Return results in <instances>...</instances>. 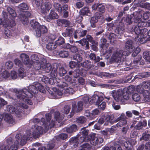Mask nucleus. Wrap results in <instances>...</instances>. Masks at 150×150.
I'll use <instances>...</instances> for the list:
<instances>
[{"mask_svg": "<svg viewBox=\"0 0 150 150\" xmlns=\"http://www.w3.org/2000/svg\"><path fill=\"white\" fill-rule=\"evenodd\" d=\"M29 137H25L23 135L22 137L21 134L16 135L14 144H13V139L11 138L8 139L7 140V146L2 144L0 146V150H16L17 149L18 145L19 144L20 145L23 146L26 143L27 139L31 137V136L29 134Z\"/></svg>", "mask_w": 150, "mask_h": 150, "instance_id": "obj_1", "label": "nucleus"}, {"mask_svg": "<svg viewBox=\"0 0 150 150\" xmlns=\"http://www.w3.org/2000/svg\"><path fill=\"white\" fill-rule=\"evenodd\" d=\"M28 90L26 88L22 90H18L17 89L13 90L14 92L16 93L17 98L20 100H23L27 97H30L33 94H36L38 92L37 87H36V83L33 85H30L28 87Z\"/></svg>", "mask_w": 150, "mask_h": 150, "instance_id": "obj_2", "label": "nucleus"}, {"mask_svg": "<svg viewBox=\"0 0 150 150\" xmlns=\"http://www.w3.org/2000/svg\"><path fill=\"white\" fill-rule=\"evenodd\" d=\"M127 119L126 116L124 113L121 114L120 116L116 120H114V117L113 116L107 115L105 118L104 125H111L119 121L116 126L118 128L120 127L127 124Z\"/></svg>", "mask_w": 150, "mask_h": 150, "instance_id": "obj_3", "label": "nucleus"}, {"mask_svg": "<svg viewBox=\"0 0 150 150\" xmlns=\"http://www.w3.org/2000/svg\"><path fill=\"white\" fill-rule=\"evenodd\" d=\"M28 8V6L25 3H21L18 6V17L23 24L24 25L27 24L28 22V17L30 16L31 14L28 11H25L23 10H27Z\"/></svg>", "mask_w": 150, "mask_h": 150, "instance_id": "obj_4", "label": "nucleus"}, {"mask_svg": "<svg viewBox=\"0 0 150 150\" xmlns=\"http://www.w3.org/2000/svg\"><path fill=\"white\" fill-rule=\"evenodd\" d=\"M146 28L142 29L138 25H134L132 27V32L137 35L135 37V40L139 41L140 43L143 44L146 42Z\"/></svg>", "mask_w": 150, "mask_h": 150, "instance_id": "obj_5", "label": "nucleus"}, {"mask_svg": "<svg viewBox=\"0 0 150 150\" xmlns=\"http://www.w3.org/2000/svg\"><path fill=\"white\" fill-rule=\"evenodd\" d=\"M111 93L114 99L117 102L120 101L123 103H125L126 100H128L130 96L126 92H124L121 89L114 90Z\"/></svg>", "mask_w": 150, "mask_h": 150, "instance_id": "obj_6", "label": "nucleus"}, {"mask_svg": "<svg viewBox=\"0 0 150 150\" xmlns=\"http://www.w3.org/2000/svg\"><path fill=\"white\" fill-rule=\"evenodd\" d=\"M51 115L50 114H47L45 115V116L47 121L46 123H45V119L44 118H41L40 121V120L38 118L34 119L33 122L34 123H37L40 122L41 125H44V132H47L50 129H51L55 125V122L53 120H51V122L50 120L51 119Z\"/></svg>", "mask_w": 150, "mask_h": 150, "instance_id": "obj_7", "label": "nucleus"}, {"mask_svg": "<svg viewBox=\"0 0 150 150\" xmlns=\"http://www.w3.org/2000/svg\"><path fill=\"white\" fill-rule=\"evenodd\" d=\"M16 107H14L12 105H8L6 106L7 110L10 112L15 114L16 115L18 116L20 115L22 112L23 109V108H27L28 106L22 103V104H18L17 105H15Z\"/></svg>", "mask_w": 150, "mask_h": 150, "instance_id": "obj_8", "label": "nucleus"}, {"mask_svg": "<svg viewBox=\"0 0 150 150\" xmlns=\"http://www.w3.org/2000/svg\"><path fill=\"white\" fill-rule=\"evenodd\" d=\"M42 62L44 65L43 66H42V69H45V71L47 73L51 71V73L53 74L54 76L55 77L57 75V65L55 64L52 67L49 63L45 64L46 60L45 59H42Z\"/></svg>", "mask_w": 150, "mask_h": 150, "instance_id": "obj_9", "label": "nucleus"}, {"mask_svg": "<svg viewBox=\"0 0 150 150\" xmlns=\"http://www.w3.org/2000/svg\"><path fill=\"white\" fill-rule=\"evenodd\" d=\"M35 129L33 132L32 134V135L31 133L29 132L28 133L27 135H25V137H29L30 136L29 134H30V135L31 136V137H29V139L28 140H30V138H31L32 137V136L34 138H37L38 137L40 134H42L43 132V127L40 126H38L37 125H36L35 127Z\"/></svg>", "mask_w": 150, "mask_h": 150, "instance_id": "obj_10", "label": "nucleus"}, {"mask_svg": "<svg viewBox=\"0 0 150 150\" xmlns=\"http://www.w3.org/2000/svg\"><path fill=\"white\" fill-rule=\"evenodd\" d=\"M123 55V52L122 50H119L114 53L112 56L111 59L117 63L118 64L120 65L122 63L121 61V58Z\"/></svg>", "mask_w": 150, "mask_h": 150, "instance_id": "obj_11", "label": "nucleus"}, {"mask_svg": "<svg viewBox=\"0 0 150 150\" xmlns=\"http://www.w3.org/2000/svg\"><path fill=\"white\" fill-rule=\"evenodd\" d=\"M88 138L89 139L91 144L93 145L100 144L103 142L102 138L97 137L94 135L89 136Z\"/></svg>", "mask_w": 150, "mask_h": 150, "instance_id": "obj_12", "label": "nucleus"}, {"mask_svg": "<svg viewBox=\"0 0 150 150\" xmlns=\"http://www.w3.org/2000/svg\"><path fill=\"white\" fill-rule=\"evenodd\" d=\"M83 103L82 101H80L78 102L77 105L74 103L72 105V110L71 112V115H73L74 112H78L81 111L83 109Z\"/></svg>", "mask_w": 150, "mask_h": 150, "instance_id": "obj_13", "label": "nucleus"}, {"mask_svg": "<svg viewBox=\"0 0 150 150\" xmlns=\"http://www.w3.org/2000/svg\"><path fill=\"white\" fill-rule=\"evenodd\" d=\"M147 125L146 121H137L136 119L133 122L132 125L136 129L140 130L143 127H145Z\"/></svg>", "mask_w": 150, "mask_h": 150, "instance_id": "obj_14", "label": "nucleus"}, {"mask_svg": "<svg viewBox=\"0 0 150 150\" xmlns=\"http://www.w3.org/2000/svg\"><path fill=\"white\" fill-rule=\"evenodd\" d=\"M48 29L47 27L44 25H40L39 28L36 29L35 34L38 37H40L41 33H47Z\"/></svg>", "mask_w": 150, "mask_h": 150, "instance_id": "obj_15", "label": "nucleus"}, {"mask_svg": "<svg viewBox=\"0 0 150 150\" xmlns=\"http://www.w3.org/2000/svg\"><path fill=\"white\" fill-rule=\"evenodd\" d=\"M91 8L93 10H97L101 13H104L105 11V6L102 4H94L92 5Z\"/></svg>", "mask_w": 150, "mask_h": 150, "instance_id": "obj_16", "label": "nucleus"}, {"mask_svg": "<svg viewBox=\"0 0 150 150\" xmlns=\"http://www.w3.org/2000/svg\"><path fill=\"white\" fill-rule=\"evenodd\" d=\"M4 121L9 124L14 125L15 121L11 115L9 114H5L4 116Z\"/></svg>", "mask_w": 150, "mask_h": 150, "instance_id": "obj_17", "label": "nucleus"}, {"mask_svg": "<svg viewBox=\"0 0 150 150\" xmlns=\"http://www.w3.org/2000/svg\"><path fill=\"white\" fill-rule=\"evenodd\" d=\"M125 49L131 52L134 51L135 47L133 45L132 41L131 40H128L125 44Z\"/></svg>", "mask_w": 150, "mask_h": 150, "instance_id": "obj_18", "label": "nucleus"}, {"mask_svg": "<svg viewBox=\"0 0 150 150\" xmlns=\"http://www.w3.org/2000/svg\"><path fill=\"white\" fill-rule=\"evenodd\" d=\"M52 5L49 2H45L41 6V12L45 13L47 11H49L51 8Z\"/></svg>", "mask_w": 150, "mask_h": 150, "instance_id": "obj_19", "label": "nucleus"}, {"mask_svg": "<svg viewBox=\"0 0 150 150\" xmlns=\"http://www.w3.org/2000/svg\"><path fill=\"white\" fill-rule=\"evenodd\" d=\"M131 17H132V19L134 20V22L138 23L141 21L142 16L141 14L133 13L131 14Z\"/></svg>", "mask_w": 150, "mask_h": 150, "instance_id": "obj_20", "label": "nucleus"}, {"mask_svg": "<svg viewBox=\"0 0 150 150\" xmlns=\"http://www.w3.org/2000/svg\"><path fill=\"white\" fill-rule=\"evenodd\" d=\"M103 99V97L102 96L99 97L97 95H94L91 98H90V104L95 103L96 104L97 102L99 101L100 100H102Z\"/></svg>", "mask_w": 150, "mask_h": 150, "instance_id": "obj_21", "label": "nucleus"}, {"mask_svg": "<svg viewBox=\"0 0 150 150\" xmlns=\"http://www.w3.org/2000/svg\"><path fill=\"white\" fill-rule=\"evenodd\" d=\"M74 29L72 28H66L64 32L62 33V35L64 37H70L72 36Z\"/></svg>", "mask_w": 150, "mask_h": 150, "instance_id": "obj_22", "label": "nucleus"}, {"mask_svg": "<svg viewBox=\"0 0 150 150\" xmlns=\"http://www.w3.org/2000/svg\"><path fill=\"white\" fill-rule=\"evenodd\" d=\"M20 58L22 62L25 64H28L29 62V58L28 56L26 54L23 53L20 56Z\"/></svg>", "mask_w": 150, "mask_h": 150, "instance_id": "obj_23", "label": "nucleus"}, {"mask_svg": "<svg viewBox=\"0 0 150 150\" xmlns=\"http://www.w3.org/2000/svg\"><path fill=\"white\" fill-rule=\"evenodd\" d=\"M150 139V132L148 130H146L142 134V137L140 138V140H142L147 141Z\"/></svg>", "mask_w": 150, "mask_h": 150, "instance_id": "obj_24", "label": "nucleus"}, {"mask_svg": "<svg viewBox=\"0 0 150 150\" xmlns=\"http://www.w3.org/2000/svg\"><path fill=\"white\" fill-rule=\"evenodd\" d=\"M64 116V115L62 112L60 114L58 111H56L54 113V118L58 122L62 120Z\"/></svg>", "mask_w": 150, "mask_h": 150, "instance_id": "obj_25", "label": "nucleus"}, {"mask_svg": "<svg viewBox=\"0 0 150 150\" xmlns=\"http://www.w3.org/2000/svg\"><path fill=\"white\" fill-rule=\"evenodd\" d=\"M58 17V15L54 10H51L49 14L47 17L48 21L51 20L57 19Z\"/></svg>", "mask_w": 150, "mask_h": 150, "instance_id": "obj_26", "label": "nucleus"}, {"mask_svg": "<svg viewBox=\"0 0 150 150\" xmlns=\"http://www.w3.org/2000/svg\"><path fill=\"white\" fill-rule=\"evenodd\" d=\"M77 130V127L75 125H73L70 127L64 129V130L66 131L67 132L69 133L75 132Z\"/></svg>", "mask_w": 150, "mask_h": 150, "instance_id": "obj_27", "label": "nucleus"}, {"mask_svg": "<svg viewBox=\"0 0 150 150\" xmlns=\"http://www.w3.org/2000/svg\"><path fill=\"white\" fill-rule=\"evenodd\" d=\"M76 42H78L82 46H84L86 50L88 49L89 48L88 42L86 39H83L81 40L76 41Z\"/></svg>", "mask_w": 150, "mask_h": 150, "instance_id": "obj_28", "label": "nucleus"}, {"mask_svg": "<svg viewBox=\"0 0 150 150\" xmlns=\"http://www.w3.org/2000/svg\"><path fill=\"white\" fill-rule=\"evenodd\" d=\"M57 47L55 42H49L46 45V47L49 50L52 51L55 49Z\"/></svg>", "mask_w": 150, "mask_h": 150, "instance_id": "obj_29", "label": "nucleus"}, {"mask_svg": "<svg viewBox=\"0 0 150 150\" xmlns=\"http://www.w3.org/2000/svg\"><path fill=\"white\" fill-rule=\"evenodd\" d=\"M143 94V101L144 102H148L150 101V95L147 90L145 91Z\"/></svg>", "mask_w": 150, "mask_h": 150, "instance_id": "obj_30", "label": "nucleus"}, {"mask_svg": "<svg viewBox=\"0 0 150 150\" xmlns=\"http://www.w3.org/2000/svg\"><path fill=\"white\" fill-rule=\"evenodd\" d=\"M16 23L13 20H11L10 21H9L8 20H7L5 23H3V25L5 27H12L15 26Z\"/></svg>", "mask_w": 150, "mask_h": 150, "instance_id": "obj_31", "label": "nucleus"}, {"mask_svg": "<svg viewBox=\"0 0 150 150\" xmlns=\"http://www.w3.org/2000/svg\"><path fill=\"white\" fill-rule=\"evenodd\" d=\"M69 142L71 144H73L75 147H77L79 143L77 136L71 138L70 139Z\"/></svg>", "mask_w": 150, "mask_h": 150, "instance_id": "obj_32", "label": "nucleus"}, {"mask_svg": "<svg viewBox=\"0 0 150 150\" xmlns=\"http://www.w3.org/2000/svg\"><path fill=\"white\" fill-rule=\"evenodd\" d=\"M81 65L83 67L86 68L88 69H90L92 67V65L91 64L90 61L87 60L81 63Z\"/></svg>", "mask_w": 150, "mask_h": 150, "instance_id": "obj_33", "label": "nucleus"}, {"mask_svg": "<svg viewBox=\"0 0 150 150\" xmlns=\"http://www.w3.org/2000/svg\"><path fill=\"white\" fill-rule=\"evenodd\" d=\"M58 54L61 57L67 58L69 56V53L67 51L62 50L58 52Z\"/></svg>", "mask_w": 150, "mask_h": 150, "instance_id": "obj_34", "label": "nucleus"}, {"mask_svg": "<svg viewBox=\"0 0 150 150\" xmlns=\"http://www.w3.org/2000/svg\"><path fill=\"white\" fill-rule=\"evenodd\" d=\"M96 105L98 106L100 109L104 110L105 108L106 103L105 102H102V100H100L99 101L96 102Z\"/></svg>", "mask_w": 150, "mask_h": 150, "instance_id": "obj_35", "label": "nucleus"}, {"mask_svg": "<svg viewBox=\"0 0 150 150\" xmlns=\"http://www.w3.org/2000/svg\"><path fill=\"white\" fill-rule=\"evenodd\" d=\"M18 76L21 78H23L26 75L24 69L21 67L18 69Z\"/></svg>", "mask_w": 150, "mask_h": 150, "instance_id": "obj_36", "label": "nucleus"}, {"mask_svg": "<svg viewBox=\"0 0 150 150\" xmlns=\"http://www.w3.org/2000/svg\"><path fill=\"white\" fill-rule=\"evenodd\" d=\"M107 40L104 38H101L100 39V48L103 49L105 47L107 48L108 46V45L106 43Z\"/></svg>", "mask_w": 150, "mask_h": 150, "instance_id": "obj_37", "label": "nucleus"}, {"mask_svg": "<svg viewBox=\"0 0 150 150\" xmlns=\"http://www.w3.org/2000/svg\"><path fill=\"white\" fill-rule=\"evenodd\" d=\"M30 25L33 28L36 29H38L40 25L38 22L34 20L31 21Z\"/></svg>", "mask_w": 150, "mask_h": 150, "instance_id": "obj_38", "label": "nucleus"}, {"mask_svg": "<svg viewBox=\"0 0 150 150\" xmlns=\"http://www.w3.org/2000/svg\"><path fill=\"white\" fill-rule=\"evenodd\" d=\"M42 60L41 62L39 61L38 62L34 63V66L35 69L36 70H38L42 69V66H43L44 64Z\"/></svg>", "mask_w": 150, "mask_h": 150, "instance_id": "obj_39", "label": "nucleus"}, {"mask_svg": "<svg viewBox=\"0 0 150 150\" xmlns=\"http://www.w3.org/2000/svg\"><path fill=\"white\" fill-rule=\"evenodd\" d=\"M53 6L57 11L60 13L62 12V8L61 5L57 2H54L53 4Z\"/></svg>", "mask_w": 150, "mask_h": 150, "instance_id": "obj_40", "label": "nucleus"}, {"mask_svg": "<svg viewBox=\"0 0 150 150\" xmlns=\"http://www.w3.org/2000/svg\"><path fill=\"white\" fill-rule=\"evenodd\" d=\"M143 57L146 61L150 62V53L149 51H146L143 53Z\"/></svg>", "mask_w": 150, "mask_h": 150, "instance_id": "obj_41", "label": "nucleus"}, {"mask_svg": "<svg viewBox=\"0 0 150 150\" xmlns=\"http://www.w3.org/2000/svg\"><path fill=\"white\" fill-rule=\"evenodd\" d=\"M74 60H76L78 62H80L82 60V58L81 55L78 54H75L73 55Z\"/></svg>", "mask_w": 150, "mask_h": 150, "instance_id": "obj_42", "label": "nucleus"}, {"mask_svg": "<svg viewBox=\"0 0 150 150\" xmlns=\"http://www.w3.org/2000/svg\"><path fill=\"white\" fill-rule=\"evenodd\" d=\"M103 150H122V149L120 146H117L115 147L112 146L110 147H105L104 148Z\"/></svg>", "mask_w": 150, "mask_h": 150, "instance_id": "obj_43", "label": "nucleus"}, {"mask_svg": "<svg viewBox=\"0 0 150 150\" xmlns=\"http://www.w3.org/2000/svg\"><path fill=\"white\" fill-rule=\"evenodd\" d=\"M55 43L57 45L60 46L65 43V40L62 37H60L58 39L55 41Z\"/></svg>", "mask_w": 150, "mask_h": 150, "instance_id": "obj_44", "label": "nucleus"}, {"mask_svg": "<svg viewBox=\"0 0 150 150\" xmlns=\"http://www.w3.org/2000/svg\"><path fill=\"white\" fill-rule=\"evenodd\" d=\"M58 74L60 76H63L67 73V71L62 67L59 68L58 70Z\"/></svg>", "mask_w": 150, "mask_h": 150, "instance_id": "obj_45", "label": "nucleus"}, {"mask_svg": "<svg viewBox=\"0 0 150 150\" xmlns=\"http://www.w3.org/2000/svg\"><path fill=\"white\" fill-rule=\"evenodd\" d=\"M7 10L12 17L14 18L16 16V12L11 8L10 7H7Z\"/></svg>", "mask_w": 150, "mask_h": 150, "instance_id": "obj_46", "label": "nucleus"}, {"mask_svg": "<svg viewBox=\"0 0 150 150\" xmlns=\"http://www.w3.org/2000/svg\"><path fill=\"white\" fill-rule=\"evenodd\" d=\"M150 76V73L145 72L142 74H141L137 75L136 76V78L142 79L144 78L148 77Z\"/></svg>", "mask_w": 150, "mask_h": 150, "instance_id": "obj_47", "label": "nucleus"}, {"mask_svg": "<svg viewBox=\"0 0 150 150\" xmlns=\"http://www.w3.org/2000/svg\"><path fill=\"white\" fill-rule=\"evenodd\" d=\"M100 112L99 110L98 109H96L93 110L91 112V117L92 118V120L96 118V115L98 114Z\"/></svg>", "mask_w": 150, "mask_h": 150, "instance_id": "obj_48", "label": "nucleus"}, {"mask_svg": "<svg viewBox=\"0 0 150 150\" xmlns=\"http://www.w3.org/2000/svg\"><path fill=\"white\" fill-rule=\"evenodd\" d=\"M86 121V118L84 116H81L77 119L76 122L79 124H83Z\"/></svg>", "mask_w": 150, "mask_h": 150, "instance_id": "obj_49", "label": "nucleus"}, {"mask_svg": "<svg viewBox=\"0 0 150 150\" xmlns=\"http://www.w3.org/2000/svg\"><path fill=\"white\" fill-rule=\"evenodd\" d=\"M75 92L74 90L72 88L69 87L65 89V93L69 94H73Z\"/></svg>", "mask_w": 150, "mask_h": 150, "instance_id": "obj_50", "label": "nucleus"}, {"mask_svg": "<svg viewBox=\"0 0 150 150\" xmlns=\"http://www.w3.org/2000/svg\"><path fill=\"white\" fill-rule=\"evenodd\" d=\"M132 99L135 102L139 101L141 98L139 95L137 93L133 94L132 96Z\"/></svg>", "mask_w": 150, "mask_h": 150, "instance_id": "obj_51", "label": "nucleus"}, {"mask_svg": "<svg viewBox=\"0 0 150 150\" xmlns=\"http://www.w3.org/2000/svg\"><path fill=\"white\" fill-rule=\"evenodd\" d=\"M31 59L32 61L35 63L38 62L39 61V58L38 55L36 54H33L31 57Z\"/></svg>", "mask_w": 150, "mask_h": 150, "instance_id": "obj_52", "label": "nucleus"}, {"mask_svg": "<svg viewBox=\"0 0 150 150\" xmlns=\"http://www.w3.org/2000/svg\"><path fill=\"white\" fill-rule=\"evenodd\" d=\"M141 85L142 87L144 89H148L150 88V82L149 81H144Z\"/></svg>", "mask_w": 150, "mask_h": 150, "instance_id": "obj_53", "label": "nucleus"}, {"mask_svg": "<svg viewBox=\"0 0 150 150\" xmlns=\"http://www.w3.org/2000/svg\"><path fill=\"white\" fill-rule=\"evenodd\" d=\"M71 107L70 106L68 105H65L64 108V112H63V114L64 115V114L66 115L67 114L70 112V110Z\"/></svg>", "mask_w": 150, "mask_h": 150, "instance_id": "obj_54", "label": "nucleus"}, {"mask_svg": "<svg viewBox=\"0 0 150 150\" xmlns=\"http://www.w3.org/2000/svg\"><path fill=\"white\" fill-rule=\"evenodd\" d=\"M36 87H37L38 91L39 90L40 91L43 93H44V88L41 84L38 83H36Z\"/></svg>", "mask_w": 150, "mask_h": 150, "instance_id": "obj_55", "label": "nucleus"}, {"mask_svg": "<svg viewBox=\"0 0 150 150\" xmlns=\"http://www.w3.org/2000/svg\"><path fill=\"white\" fill-rule=\"evenodd\" d=\"M89 10L87 7H84L81 10V14L83 15H87L89 13Z\"/></svg>", "mask_w": 150, "mask_h": 150, "instance_id": "obj_56", "label": "nucleus"}, {"mask_svg": "<svg viewBox=\"0 0 150 150\" xmlns=\"http://www.w3.org/2000/svg\"><path fill=\"white\" fill-rule=\"evenodd\" d=\"M88 131L86 129H82L80 132L81 134L80 135L86 138V137L88 136Z\"/></svg>", "mask_w": 150, "mask_h": 150, "instance_id": "obj_57", "label": "nucleus"}, {"mask_svg": "<svg viewBox=\"0 0 150 150\" xmlns=\"http://www.w3.org/2000/svg\"><path fill=\"white\" fill-rule=\"evenodd\" d=\"M1 18L3 21L6 22L8 20L7 13L5 11H3L1 14Z\"/></svg>", "mask_w": 150, "mask_h": 150, "instance_id": "obj_58", "label": "nucleus"}, {"mask_svg": "<svg viewBox=\"0 0 150 150\" xmlns=\"http://www.w3.org/2000/svg\"><path fill=\"white\" fill-rule=\"evenodd\" d=\"M140 6L147 9H150V4L148 3H142L140 5Z\"/></svg>", "mask_w": 150, "mask_h": 150, "instance_id": "obj_59", "label": "nucleus"}, {"mask_svg": "<svg viewBox=\"0 0 150 150\" xmlns=\"http://www.w3.org/2000/svg\"><path fill=\"white\" fill-rule=\"evenodd\" d=\"M76 71L77 72H79L80 75L82 76L85 75L86 72V71L83 68H81L80 69H76Z\"/></svg>", "mask_w": 150, "mask_h": 150, "instance_id": "obj_60", "label": "nucleus"}, {"mask_svg": "<svg viewBox=\"0 0 150 150\" xmlns=\"http://www.w3.org/2000/svg\"><path fill=\"white\" fill-rule=\"evenodd\" d=\"M132 17H131V15L129 16H127L125 18H124V21L129 24H130L132 23V21L131 20Z\"/></svg>", "mask_w": 150, "mask_h": 150, "instance_id": "obj_61", "label": "nucleus"}, {"mask_svg": "<svg viewBox=\"0 0 150 150\" xmlns=\"http://www.w3.org/2000/svg\"><path fill=\"white\" fill-rule=\"evenodd\" d=\"M77 137H78V140L79 143H82L83 142L86 141V138L81 136V135L79 136H77Z\"/></svg>", "mask_w": 150, "mask_h": 150, "instance_id": "obj_62", "label": "nucleus"}, {"mask_svg": "<svg viewBox=\"0 0 150 150\" xmlns=\"http://www.w3.org/2000/svg\"><path fill=\"white\" fill-rule=\"evenodd\" d=\"M109 39L110 40V42H113L114 41V39L116 37L115 34L113 33L109 34V35H107Z\"/></svg>", "mask_w": 150, "mask_h": 150, "instance_id": "obj_63", "label": "nucleus"}, {"mask_svg": "<svg viewBox=\"0 0 150 150\" xmlns=\"http://www.w3.org/2000/svg\"><path fill=\"white\" fill-rule=\"evenodd\" d=\"M136 90L137 92L140 93H143V94L145 91L144 89L142 87L141 84L140 85L138 86H137Z\"/></svg>", "mask_w": 150, "mask_h": 150, "instance_id": "obj_64", "label": "nucleus"}]
</instances>
